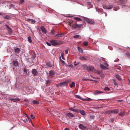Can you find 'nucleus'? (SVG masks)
Wrapping results in <instances>:
<instances>
[{
    "mask_svg": "<svg viewBox=\"0 0 130 130\" xmlns=\"http://www.w3.org/2000/svg\"><path fill=\"white\" fill-rule=\"evenodd\" d=\"M71 81L70 79L65 80L64 82L57 84V86L58 87L64 86L66 87L67 86V84L68 83L70 82Z\"/></svg>",
    "mask_w": 130,
    "mask_h": 130,
    "instance_id": "obj_1",
    "label": "nucleus"
},
{
    "mask_svg": "<svg viewBox=\"0 0 130 130\" xmlns=\"http://www.w3.org/2000/svg\"><path fill=\"white\" fill-rule=\"evenodd\" d=\"M71 27L74 29H75L77 28H80L83 27V24H77L76 23L74 24L71 26Z\"/></svg>",
    "mask_w": 130,
    "mask_h": 130,
    "instance_id": "obj_2",
    "label": "nucleus"
},
{
    "mask_svg": "<svg viewBox=\"0 0 130 130\" xmlns=\"http://www.w3.org/2000/svg\"><path fill=\"white\" fill-rule=\"evenodd\" d=\"M57 41V40H52L50 41V42L52 45L56 46L59 44Z\"/></svg>",
    "mask_w": 130,
    "mask_h": 130,
    "instance_id": "obj_3",
    "label": "nucleus"
},
{
    "mask_svg": "<svg viewBox=\"0 0 130 130\" xmlns=\"http://www.w3.org/2000/svg\"><path fill=\"white\" fill-rule=\"evenodd\" d=\"M84 20L89 24H94V21L90 19H89L85 18Z\"/></svg>",
    "mask_w": 130,
    "mask_h": 130,
    "instance_id": "obj_4",
    "label": "nucleus"
},
{
    "mask_svg": "<svg viewBox=\"0 0 130 130\" xmlns=\"http://www.w3.org/2000/svg\"><path fill=\"white\" fill-rule=\"evenodd\" d=\"M64 35V34L63 33H59L58 34H56L54 36L55 38H58L59 37H61L63 36Z\"/></svg>",
    "mask_w": 130,
    "mask_h": 130,
    "instance_id": "obj_5",
    "label": "nucleus"
},
{
    "mask_svg": "<svg viewBox=\"0 0 130 130\" xmlns=\"http://www.w3.org/2000/svg\"><path fill=\"white\" fill-rule=\"evenodd\" d=\"M31 73L35 76H37L38 74V72L35 69H33L31 71Z\"/></svg>",
    "mask_w": 130,
    "mask_h": 130,
    "instance_id": "obj_6",
    "label": "nucleus"
},
{
    "mask_svg": "<svg viewBox=\"0 0 130 130\" xmlns=\"http://www.w3.org/2000/svg\"><path fill=\"white\" fill-rule=\"evenodd\" d=\"M79 127L81 129L83 130H87L88 128H87L86 126H85L82 124H80L79 125Z\"/></svg>",
    "mask_w": 130,
    "mask_h": 130,
    "instance_id": "obj_7",
    "label": "nucleus"
},
{
    "mask_svg": "<svg viewBox=\"0 0 130 130\" xmlns=\"http://www.w3.org/2000/svg\"><path fill=\"white\" fill-rule=\"evenodd\" d=\"M87 70L88 71H92L94 69L93 67L91 66H89L87 67Z\"/></svg>",
    "mask_w": 130,
    "mask_h": 130,
    "instance_id": "obj_8",
    "label": "nucleus"
},
{
    "mask_svg": "<svg viewBox=\"0 0 130 130\" xmlns=\"http://www.w3.org/2000/svg\"><path fill=\"white\" fill-rule=\"evenodd\" d=\"M9 99L12 101L14 102H17L18 101H20V99L19 98H12L11 97L9 98Z\"/></svg>",
    "mask_w": 130,
    "mask_h": 130,
    "instance_id": "obj_9",
    "label": "nucleus"
},
{
    "mask_svg": "<svg viewBox=\"0 0 130 130\" xmlns=\"http://www.w3.org/2000/svg\"><path fill=\"white\" fill-rule=\"evenodd\" d=\"M5 26L6 28V30H7L8 31L9 33H11L12 32V30L11 28H10L9 27V26L7 24H5Z\"/></svg>",
    "mask_w": 130,
    "mask_h": 130,
    "instance_id": "obj_10",
    "label": "nucleus"
},
{
    "mask_svg": "<svg viewBox=\"0 0 130 130\" xmlns=\"http://www.w3.org/2000/svg\"><path fill=\"white\" fill-rule=\"evenodd\" d=\"M103 92L102 91H99L98 90H95L94 92V95H96L98 94L103 93Z\"/></svg>",
    "mask_w": 130,
    "mask_h": 130,
    "instance_id": "obj_11",
    "label": "nucleus"
},
{
    "mask_svg": "<svg viewBox=\"0 0 130 130\" xmlns=\"http://www.w3.org/2000/svg\"><path fill=\"white\" fill-rule=\"evenodd\" d=\"M49 73L50 75L52 77L54 76L55 75V73L54 71L53 70H51L49 71Z\"/></svg>",
    "mask_w": 130,
    "mask_h": 130,
    "instance_id": "obj_12",
    "label": "nucleus"
},
{
    "mask_svg": "<svg viewBox=\"0 0 130 130\" xmlns=\"http://www.w3.org/2000/svg\"><path fill=\"white\" fill-rule=\"evenodd\" d=\"M79 59L82 61L86 60L87 59L86 57L83 56H81L79 57Z\"/></svg>",
    "mask_w": 130,
    "mask_h": 130,
    "instance_id": "obj_13",
    "label": "nucleus"
},
{
    "mask_svg": "<svg viewBox=\"0 0 130 130\" xmlns=\"http://www.w3.org/2000/svg\"><path fill=\"white\" fill-rule=\"evenodd\" d=\"M78 113H80L83 116H85L86 114V112L84 110H79Z\"/></svg>",
    "mask_w": 130,
    "mask_h": 130,
    "instance_id": "obj_14",
    "label": "nucleus"
},
{
    "mask_svg": "<svg viewBox=\"0 0 130 130\" xmlns=\"http://www.w3.org/2000/svg\"><path fill=\"white\" fill-rule=\"evenodd\" d=\"M40 29L41 31L43 33H44L45 34L46 33V32L45 30V29L44 28V26H42L40 27Z\"/></svg>",
    "mask_w": 130,
    "mask_h": 130,
    "instance_id": "obj_15",
    "label": "nucleus"
},
{
    "mask_svg": "<svg viewBox=\"0 0 130 130\" xmlns=\"http://www.w3.org/2000/svg\"><path fill=\"white\" fill-rule=\"evenodd\" d=\"M67 116L70 118H72L74 117L73 115L71 112H68L67 113Z\"/></svg>",
    "mask_w": 130,
    "mask_h": 130,
    "instance_id": "obj_16",
    "label": "nucleus"
},
{
    "mask_svg": "<svg viewBox=\"0 0 130 130\" xmlns=\"http://www.w3.org/2000/svg\"><path fill=\"white\" fill-rule=\"evenodd\" d=\"M12 63L15 66H17L18 65V62L17 61H14L12 62Z\"/></svg>",
    "mask_w": 130,
    "mask_h": 130,
    "instance_id": "obj_17",
    "label": "nucleus"
},
{
    "mask_svg": "<svg viewBox=\"0 0 130 130\" xmlns=\"http://www.w3.org/2000/svg\"><path fill=\"white\" fill-rule=\"evenodd\" d=\"M119 112V110L118 109L112 110V113L115 114L118 113Z\"/></svg>",
    "mask_w": 130,
    "mask_h": 130,
    "instance_id": "obj_18",
    "label": "nucleus"
},
{
    "mask_svg": "<svg viewBox=\"0 0 130 130\" xmlns=\"http://www.w3.org/2000/svg\"><path fill=\"white\" fill-rule=\"evenodd\" d=\"M14 51L15 53H18L19 52L20 49L19 48H17L14 49Z\"/></svg>",
    "mask_w": 130,
    "mask_h": 130,
    "instance_id": "obj_19",
    "label": "nucleus"
},
{
    "mask_svg": "<svg viewBox=\"0 0 130 130\" xmlns=\"http://www.w3.org/2000/svg\"><path fill=\"white\" fill-rule=\"evenodd\" d=\"M75 85L74 82H72L71 84H70L69 86L71 88H73L74 87Z\"/></svg>",
    "mask_w": 130,
    "mask_h": 130,
    "instance_id": "obj_20",
    "label": "nucleus"
},
{
    "mask_svg": "<svg viewBox=\"0 0 130 130\" xmlns=\"http://www.w3.org/2000/svg\"><path fill=\"white\" fill-rule=\"evenodd\" d=\"M125 114V112L124 111H122L120 113H119L118 115L121 116H124Z\"/></svg>",
    "mask_w": 130,
    "mask_h": 130,
    "instance_id": "obj_21",
    "label": "nucleus"
},
{
    "mask_svg": "<svg viewBox=\"0 0 130 130\" xmlns=\"http://www.w3.org/2000/svg\"><path fill=\"white\" fill-rule=\"evenodd\" d=\"M3 17L5 19L9 20H10L11 18L8 15H6L5 16Z\"/></svg>",
    "mask_w": 130,
    "mask_h": 130,
    "instance_id": "obj_22",
    "label": "nucleus"
},
{
    "mask_svg": "<svg viewBox=\"0 0 130 130\" xmlns=\"http://www.w3.org/2000/svg\"><path fill=\"white\" fill-rule=\"evenodd\" d=\"M116 76L117 78L119 80H121L122 79L121 77L118 74H117L116 75Z\"/></svg>",
    "mask_w": 130,
    "mask_h": 130,
    "instance_id": "obj_23",
    "label": "nucleus"
},
{
    "mask_svg": "<svg viewBox=\"0 0 130 130\" xmlns=\"http://www.w3.org/2000/svg\"><path fill=\"white\" fill-rule=\"evenodd\" d=\"M70 109L72 111H73L77 113H78V111L79 110L78 109H76L73 108H70Z\"/></svg>",
    "mask_w": 130,
    "mask_h": 130,
    "instance_id": "obj_24",
    "label": "nucleus"
},
{
    "mask_svg": "<svg viewBox=\"0 0 130 130\" xmlns=\"http://www.w3.org/2000/svg\"><path fill=\"white\" fill-rule=\"evenodd\" d=\"M24 74L25 76H27L28 75L27 73V69L26 68H24Z\"/></svg>",
    "mask_w": 130,
    "mask_h": 130,
    "instance_id": "obj_25",
    "label": "nucleus"
},
{
    "mask_svg": "<svg viewBox=\"0 0 130 130\" xmlns=\"http://www.w3.org/2000/svg\"><path fill=\"white\" fill-rule=\"evenodd\" d=\"M126 101L128 103L130 104V96H128L127 97Z\"/></svg>",
    "mask_w": 130,
    "mask_h": 130,
    "instance_id": "obj_26",
    "label": "nucleus"
},
{
    "mask_svg": "<svg viewBox=\"0 0 130 130\" xmlns=\"http://www.w3.org/2000/svg\"><path fill=\"white\" fill-rule=\"evenodd\" d=\"M100 66V68L103 70H106V67L102 64H101Z\"/></svg>",
    "mask_w": 130,
    "mask_h": 130,
    "instance_id": "obj_27",
    "label": "nucleus"
},
{
    "mask_svg": "<svg viewBox=\"0 0 130 130\" xmlns=\"http://www.w3.org/2000/svg\"><path fill=\"white\" fill-rule=\"evenodd\" d=\"M46 65L47 66L49 67H52V65L50 63L48 62L46 63Z\"/></svg>",
    "mask_w": 130,
    "mask_h": 130,
    "instance_id": "obj_28",
    "label": "nucleus"
},
{
    "mask_svg": "<svg viewBox=\"0 0 130 130\" xmlns=\"http://www.w3.org/2000/svg\"><path fill=\"white\" fill-rule=\"evenodd\" d=\"M32 102L34 104H38L39 103V102L36 100L33 101Z\"/></svg>",
    "mask_w": 130,
    "mask_h": 130,
    "instance_id": "obj_29",
    "label": "nucleus"
},
{
    "mask_svg": "<svg viewBox=\"0 0 130 130\" xmlns=\"http://www.w3.org/2000/svg\"><path fill=\"white\" fill-rule=\"evenodd\" d=\"M108 9H111L112 8L113 5H107Z\"/></svg>",
    "mask_w": 130,
    "mask_h": 130,
    "instance_id": "obj_30",
    "label": "nucleus"
},
{
    "mask_svg": "<svg viewBox=\"0 0 130 130\" xmlns=\"http://www.w3.org/2000/svg\"><path fill=\"white\" fill-rule=\"evenodd\" d=\"M28 41L29 43H31L32 42V40L31 39V37L30 36H29L28 37Z\"/></svg>",
    "mask_w": 130,
    "mask_h": 130,
    "instance_id": "obj_31",
    "label": "nucleus"
},
{
    "mask_svg": "<svg viewBox=\"0 0 130 130\" xmlns=\"http://www.w3.org/2000/svg\"><path fill=\"white\" fill-rule=\"evenodd\" d=\"M81 37V36L79 35H77L74 36L73 37L74 38L77 39L78 38L80 37Z\"/></svg>",
    "mask_w": 130,
    "mask_h": 130,
    "instance_id": "obj_32",
    "label": "nucleus"
},
{
    "mask_svg": "<svg viewBox=\"0 0 130 130\" xmlns=\"http://www.w3.org/2000/svg\"><path fill=\"white\" fill-rule=\"evenodd\" d=\"M120 2L121 3H125L127 1V0H119Z\"/></svg>",
    "mask_w": 130,
    "mask_h": 130,
    "instance_id": "obj_33",
    "label": "nucleus"
},
{
    "mask_svg": "<svg viewBox=\"0 0 130 130\" xmlns=\"http://www.w3.org/2000/svg\"><path fill=\"white\" fill-rule=\"evenodd\" d=\"M74 19L78 21H82V20L80 19L77 17H75L74 18Z\"/></svg>",
    "mask_w": 130,
    "mask_h": 130,
    "instance_id": "obj_34",
    "label": "nucleus"
},
{
    "mask_svg": "<svg viewBox=\"0 0 130 130\" xmlns=\"http://www.w3.org/2000/svg\"><path fill=\"white\" fill-rule=\"evenodd\" d=\"M78 51L81 53H82L83 52V50L79 47H78Z\"/></svg>",
    "mask_w": 130,
    "mask_h": 130,
    "instance_id": "obj_35",
    "label": "nucleus"
},
{
    "mask_svg": "<svg viewBox=\"0 0 130 130\" xmlns=\"http://www.w3.org/2000/svg\"><path fill=\"white\" fill-rule=\"evenodd\" d=\"M104 90L106 91H108L110 90L109 88L107 87H106L104 88Z\"/></svg>",
    "mask_w": 130,
    "mask_h": 130,
    "instance_id": "obj_36",
    "label": "nucleus"
},
{
    "mask_svg": "<svg viewBox=\"0 0 130 130\" xmlns=\"http://www.w3.org/2000/svg\"><path fill=\"white\" fill-rule=\"evenodd\" d=\"M75 95L76 96V98H77L78 99H79L82 100V99H83L79 95Z\"/></svg>",
    "mask_w": 130,
    "mask_h": 130,
    "instance_id": "obj_37",
    "label": "nucleus"
},
{
    "mask_svg": "<svg viewBox=\"0 0 130 130\" xmlns=\"http://www.w3.org/2000/svg\"><path fill=\"white\" fill-rule=\"evenodd\" d=\"M83 44L84 46H87L88 45V42H86L85 41L83 43Z\"/></svg>",
    "mask_w": 130,
    "mask_h": 130,
    "instance_id": "obj_38",
    "label": "nucleus"
},
{
    "mask_svg": "<svg viewBox=\"0 0 130 130\" xmlns=\"http://www.w3.org/2000/svg\"><path fill=\"white\" fill-rule=\"evenodd\" d=\"M82 100L84 101H89L90 100H91L90 99V98L88 99H82Z\"/></svg>",
    "mask_w": 130,
    "mask_h": 130,
    "instance_id": "obj_39",
    "label": "nucleus"
},
{
    "mask_svg": "<svg viewBox=\"0 0 130 130\" xmlns=\"http://www.w3.org/2000/svg\"><path fill=\"white\" fill-rule=\"evenodd\" d=\"M29 20L32 23H34L36 22V21L35 20H34L32 19H29Z\"/></svg>",
    "mask_w": 130,
    "mask_h": 130,
    "instance_id": "obj_40",
    "label": "nucleus"
},
{
    "mask_svg": "<svg viewBox=\"0 0 130 130\" xmlns=\"http://www.w3.org/2000/svg\"><path fill=\"white\" fill-rule=\"evenodd\" d=\"M51 34L52 35H54L55 33V31L54 30H51Z\"/></svg>",
    "mask_w": 130,
    "mask_h": 130,
    "instance_id": "obj_41",
    "label": "nucleus"
},
{
    "mask_svg": "<svg viewBox=\"0 0 130 130\" xmlns=\"http://www.w3.org/2000/svg\"><path fill=\"white\" fill-rule=\"evenodd\" d=\"M73 23V21H71L69 22L68 23V25L71 27L72 25H71V24H72Z\"/></svg>",
    "mask_w": 130,
    "mask_h": 130,
    "instance_id": "obj_42",
    "label": "nucleus"
},
{
    "mask_svg": "<svg viewBox=\"0 0 130 130\" xmlns=\"http://www.w3.org/2000/svg\"><path fill=\"white\" fill-rule=\"evenodd\" d=\"M103 7L104 9H108L107 5H104L103 6Z\"/></svg>",
    "mask_w": 130,
    "mask_h": 130,
    "instance_id": "obj_43",
    "label": "nucleus"
},
{
    "mask_svg": "<svg viewBox=\"0 0 130 130\" xmlns=\"http://www.w3.org/2000/svg\"><path fill=\"white\" fill-rule=\"evenodd\" d=\"M104 65L105 66V67H106V69L107 68V67H108V66H109L108 64L106 63H104Z\"/></svg>",
    "mask_w": 130,
    "mask_h": 130,
    "instance_id": "obj_44",
    "label": "nucleus"
},
{
    "mask_svg": "<svg viewBox=\"0 0 130 130\" xmlns=\"http://www.w3.org/2000/svg\"><path fill=\"white\" fill-rule=\"evenodd\" d=\"M107 113H112V110H109L106 111Z\"/></svg>",
    "mask_w": 130,
    "mask_h": 130,
    "instance_id": "obj_45",
    "label": "nucleus"
},
{
    "mask_svg": "<svg viewBox=\"0 0 130 130\" xmlns=\"http://www.w3.org/2000/svg\"><path fill=\"white\" fill-rule=\"evenodd\" d=\"M61 56L62 59L64 60V56H63L64 54H63V53H61Z\"/></svg>",
    "mask_w": 130,
    "mask_h": 130,
    "instance_id": "obj_46",
    "label": "nucleus"
},
{
    "mask_svg": "<svg viewBox=\"0 0 130 130\" xmlns=\"http://www.w3.org/2000/svg\"><path fill=\"white\" fill-rule=\"evenodd\" d=\"M30 117H31V118L32 119H34L35 118V117L34 116V115L32 114L31 115Z\"/></svg>",
    "mask_w": 130,
    "mask_h": 130,
    "instance_id": "obj_47",
    "label": "nucleus"
},
{
    "mask_svg": "<svg viewBox=\"0 0 130 130\" xmlns=\"http://www.w3.org/2000/svg\"><path fill=\"white\" fill-rule=\"evenodd\" d=\"M46 43L48 46H51V43H48V42H46Z\"/></svg>",
    "mask_w": 130,
    "mask_h": 130,
    "instance_id": "obj_48",
    "label": "nucleus"
},
{
    "mask_svg": "<svg viewBox=\"0 0 130 130\" xmlns=\"http://www.w3.org/2000/svg\"><path fill=\"white\" fill-rule=\"evenodd\" d=\"M126 54L127 57L130 58V53H126Z\"/></svg>",
    "mask_w": 130,
    "mask_h": 130,
    "instance_id": "obj_49",
    "label": "nucleus"
},
{
    "mask_svg": "<svg viewBox=\"0 0 130 130\" xmlns=\"http://www.w3.org/2000/svg\"><path fill=\"white\" fill-rule=\"evenodd\" d=\"M24 0H20V3L21 4H22L24 2Z\"/></svg>",
    "mask_w": 130,
    "mask_h": 130,
    "instance_id": "obj_50",
    "label": "nucleus"
},
{
    "mask_svg": "<svg viewBox=\"0 0 130 130\" xmlns=\"http://www.w3.org/2000/svg\"><path fill=\"white\" fill-rule=\"evenodd\" d=\"M114 119H113V118L111 119H110V122H112V123L113 122V121H114Z\"/></svg>",
    "mask_w": 130,
    "mask_h": 130,
    "instance_id": "obj_51",
    "label": "nucleus"
},
{
    "mask_svg": "<svg viewBox=\"0 0 130 130\" xmlns=\"http://www.w3.org/2000/svg\"><path fill=\"white\" fill-rule=\"evenodd\" d=\"M61 63H62L63 64H65V62L64 61L62 60L61 59Z\"/></svg>",
    "mask_w": 130,
    "mask_h": 130,
    "instance_id": "obj_52",
    "label": "nucleus"
},
{
    "mask_svg": "<svg viewBox=\"0 0 130 130\" xmlns=\"http://www.w3.org/2000/svg\"><path fill=\"white\" fill-rule=\"evenodd\" d=\"M65 52L66 54H67L68 53V51L67 50H66L65 51Z\"/></svg>",
    "mask_w": 130,
    "mask_h": 130,
    "instance_id": "obj_53",
    "label": "nucleus"
},
{
    "mask_svg": "<svg viewBox=\"0 0 130 130\" xmlns=\"http://www.w3.org/2000/svg\"><path fill=\"white\" fill-rule=\"evenodd\" d=\"M128 85L130 84V79H128Z\"/></svg>",
    "mask_w": 130,
    "mask_h": 130,
    "instance_id": "obj_54",
    "label": "nucleus"
},
{
    "mask_svg": "<svg viewBox=\"0 0 130 130\" xmlns=\"http://www.w3.org/2000/svg\"><path fill=\"white\" fill-rule=\"evenodd\" d=\"M26 116H27V118H28V119L29 120V119H30V121L31 122V120L30 119L29 117L26 114Z\"/></svg>",
    "mask_w": 130,
    "mask_h": 130,
    "instance_id": "obj_55",
    "label": "nucleus"
},
{
    "mask_svg": "<svg viewBox=\"0 0 130 130\" xmlns=\"http://www.w3.org/2000/svg\"><path fill=\"white\" fill-rule=\"evenodd\" d=\"M79 62H78L76 64H76H74V66H76L77 65L79 64Z\"/></svg>",
    "mask_w": 130,
    "mask_h": 130,
    "instance_id": "obj_56",
    "label": "nucleus"
},
{
    "mask_svg": "<svg viewBox=\"0 0 130 130\" xmlns=\"http://www.w3.org/2000/svg\"><path fill=\"white\" fill-rule=\"evenodd\" d=\"M68 66L69 67H71L72 68L73 67V66L71 64L69 65Z\"/></svg>",
    "mask_w": 130,
    "mask_h": 130,
    "instance_id": "obj_57",
    "label": "nucleus"
},
{
    "mask_svg": "<svg viewBox=\"0 0 130 130\" xmlns=\"http://www.w3.org/2000/svg\"><path fill=\"white\" fill-rule=\"evenodd\" d=\"M82 80L83 81H86L88 79H85V78H83Z\"/></svg>",
    "mask_w": 130,
    "mask_h": 130,
    "instance_id": "obj_58",
    "label": "nucleus"
},
{
    "mask_svg": "<svg viewBox=\"0 0 130 130\" xmlns=\"http://www.w3.org/2000/svg\"><path fill=\"white\" fill-rule=\"evenodd\" d=\"M24 101L25 102H27L28 101V100L27 99H25L24 100Z\"/></svg>",
    "mask_w": 130,
    "mask_h": 130,
    "instance_id": "obj_59",
    "label": "nucleus"
},
{
    "mask_svg": "<svg viewBox=\"0 0 130 130\" xmlns=\"http://www.w3.org/2000/svg\"><path fill=\"white\" fill-rule=\"evenodd\" d=\"M119 61V59H117V60H115V62H117V61Z\"/></svg>",
    "mask_w": 130,
    "mask_h": 130,
    "instance_id": "obj_60",
    "label": "nucleus"
},
{
    "mask_svg": "<svg viewBox=\"0 0 130 130\" xmlns=\"http://www.w3.org/2000/svg\"><path fill=\"white\" fill-rule=\"evenodd\" d=\"M65 130H69V129L67 128H66L64 129Z\"/></svg>",
    "mask_w": 130,
    "mask_h": 130,
    "instance_id": "obj_61",
    "label": "nucleus"
},
{
    "mask_svg": "<svg viewBox=\"0 0 130 130\" xmlns=\"http://www.w3.org/2000/svg\"><path fill=\"white\" fill-rule=\"evenodd\" d=\"M49 82V81H47L46 82V83H47V84H48V83Z\"/></svg>",
    "mask_w": 130,
    "mask_h": 130,
    "instance_id": "obj_62",
    "label": "nucleus"
},
{
    "mask_svg": "<svg viewBox=\"0 0 130 130\" xmlns=\"http://www.w3.org/2000/svg\"><path fill=\"white\" fill-rule=\"evenodd\" d=\"M104 13H105V16L106 17L107 15V13L105 12H104Z\"/></svg>",
    "mask_w": 130,
    "mask_h": 130,
    "instance_id": "obj_63",
    "label": "nucleus"
},
{
    "mask_svg": "<svg viewBox=\"0 0 130 130\" xmlns=\"http://www.w3.org/2000/svg\"><path fill=\"white\" fill-rule=\"evenodd\" d=\"M72 17L71 16H67V17Z\"/></svg>",
    "mask_w": 130,
    "mask_h": 130,
    "instance_id": "obj_64",
    "label": "nucleus"
}]
</instances>
